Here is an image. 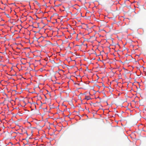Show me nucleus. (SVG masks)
Returning <instances> with one entry per match:
<instances>
[{
    "label": "nucleus",
    "mask_w": 146,
    "mask_h": 146,
    "mask_svg": "<svg viewBox=\"0 0 146 146\" xmlns=\"http://www.w3.org/2000/svg\"><path fill=\"white\" fill-rule=\"evenodd\" d=\"M6 15L7 17H8V16H9V15L8 14H6Z\"/></svg>",
    "instance_id": "nucleus-5"
},
{
    "label": "nucleus",
    "mask_w": 146,
    "mask_h": 146,
    "mask_svg": "<svg viewBox=\"0 0 146 146\" xmlns=\"http://www.w3.org/2000/svg\"><path fill=\"white\" fill-rule=\"evenodd\" d=\"M93 59V60H95V58H92V60Z\"/></svg>",
    "instance_id": "nucleus-6"
},
{
    "label": "nucleus",
    "mask_w": 146,
    "mask_h": 146,
    "mask_svg": "<svg viewBox=\"0 0 146 146\" xmlns=\"http://www.w3.org/2000/svg\"><path fill=\"white\" fill-rule=\"evenodd\" d=\"M87 70H88V68H87Z\"/></svg>",
    "instance_id": "nucleus-10"
},
{
    "label": "nucleus",
    "mask_w": 146,
    "mask_h": 146,
    "mask_svg": "<svg viewBox=\"0 0 146 146\" xmlns=\"http://www.w3.org/2000/svg\"><path fill=\"white\" fill-rule=\"evenodd\" d=\"M92 54H96V52H95L94 50H92Z\"/></svg>",
    "instance_id": "nucleus-3"
},
{
    "label": "nucleus",
    "mask_w": 146,
    "mask_h": 146,
    "mask_svg": "<svg viewBox=\"0 0 146 146\" xmlns=\"http://www.w3.org/2000/svg\"><path fill=\"white\" fill-rule=\"evenodd\" d=\"M35 2H37V1H35Z\"/></svg>",
    "instance_id": "nucleus-8"
},
{
    "label": "nucleus",
    "mask_w": 146,
    "mask_h": 146,
    "mask_svg": "<svg viewBox=\"0 0 146 146\" xmlns=\"http://www.w3.org/2000/svg\"><path fill=\"white\" fill-rule=\"evenodd\" d=\"M87 70H88V68H87Z\"/></svg>",
    "instance_id": "nucleus-11"
},
{
    "label": "nucleus",
    "mask_w": 146,
    "mask_h": 146,
    "mask_svg": "<svg viewBox=\"0 0 146 146\" xmlns=\"http://www.w3.org/2000/svg\"><path fill=\"white\" fill-rule=\"evenodd\" d=\"M94 18H95V16L93 14V15H92V17H93V18H94Z\"/></svg>",
    "instance_id": "nucleus-4"
},
{
    "label": "nucleus",
    "mask_w": 146,
    "mask_h": 146,
    "mask_svg": "<svg viewBox=\"0 0 146 146\" xmlns=\"http://www.w3.org/2000/svg\"><path fill=\"white\" fill-rule=\"evenodd\" d=\"M91 99L90 97V96H86L85 97V99L87 100H89Z\"/></svg>",
    "instance_id": "nucleus-1"
},
{
    "label": "nucleus",
    "mask_w": 146,
    "mask_h": 146,
    "mask_svg": "<svg viewBox=\"0 0 146 146\" xmlns=\"http://www.w3.org/2000/svg\"><path fill=\"white\" fill-rule=\"evenodd\" d=\"M90 13V11H88L86 12V16H88V17H90V16H88V14L89 13Z\"/></svg>",
    "instance_id": "nucleus-2"
},
{
    "label": "nucleus",
    "mask_w": 146,
    "mask_h": 146,
    "mask_svg": "<svg viewBox=\"0 0 146 146\" xmlns=\"http://www.w3.org/2000/svg\"><path fill=\"white\" fill-rule=\"evenodd\" d=\"M93 91H94V92L95 93V92H96L95 91V90H93ZM94 92V94L95 93Z\"/></svg>",
    "instance_id": "nucleus-7"
},
{
    "label": "nucleus",
    "mask_w": 146,
    "mask_h": 146,
    "mask_svg": "<svg viewBox=\"0 0 146 146\" xmlns=\"http://www.w3.org/2000/svg\"><path fill=\"white\" fill-rule=\"evenodd\" d=\"M89 94H90V92H89Z\"/></svg>",
    "instance_id": "nucleus-9"
}]
</instances>
